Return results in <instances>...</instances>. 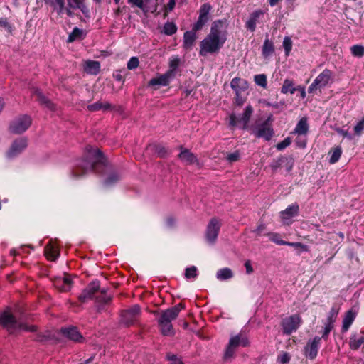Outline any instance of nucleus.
<instances>
[{
    "instance_id": "nucleus-2",
    "label": "nucleus",
    "mask_w": 364,
    "mask_h": 364,
    "mask_svg": "<svg viewBox=\"0 0 364 364\" xmlns=\"http://www.w3.org/2000/svg\"><path fill=\"white\" fill-rule=\"evenodd\" d=\"M86 151L85 158L79 160L73 170V175L75 178L94 170L97 164H105L106 159L98 149L89 146L86 148Z\"/></svg>"
},
{
    "instance_id": "nucleus-9",
    "label": "nucleus",
    "mask_w": 364,
    "mask_h": 364,
    "mask_svg": "<svg viewBox=\"0 0 364 364\" xmlns=\"http://www.w3.org/2000/svg\"><path fill=\"white\" fill-rule=\"evenodd\" d=\"M140 314V306L139 305H134L121 312L120 323L126 326H132L138 321Z\"/></svg>"
},
{
    "instance_id": "nucleus-51",
    "label": "nucleus",
    "mask_w": 364,
    "mask_h": 364,
    "mask_svg": "<svg viewBox=\"0 0 364 364\" xmlns=\"http://www.w3.org/2000/svg\"><path fill=\"white\" fill-rule=\"evenodd\" d=\"M139 60L137 57H132L127 63V68L129 70H134L138 68Z\"/></svg>"
},
{
    "instance_id": "nucleus-16",
    "label": "nucleus",
    "mask_w": 364,
    "mask_h": 364,
    "mask_svg": "<svg viewBox=\"0 0 364 364\" xmlns=\"http://www.w3.org/2000/svg\"><path fill=\"white\" fill-rule=\"evenodd\" d=\"M27 146V139L26 138H20L14 141L7 152L9 158H14L22 152Z\"/></svg>"
},
{
    "instance_id": "nucleus-25",
    "label": "nucleus",
    "mask_w": 364,
    "mask_h": 364,
    "mask_svg": "<svg viewBox=\"0 0 364 364\" xmlns=\"http://www.w3.org/2000/svg\"><path fill=\"white\" fill-rule=\"evenodd\" d=\"M230 87L235 93H240L242 91H245L248 88V83L245 80L235 77L230 82Z\"/></svg>"
},
{
    "instance_id": "nucleus-31",
    "label": "nucleus",
    "mask_w": 364,
    "mask_h": 364,
    "mask_svg": "<svg viewBox=\"0 0 364 364\" xmlns=\"http://www.w3.org/2000/svg\"><path fill=\"white\" fill-rule=\"evenodd\" d=\"M196 40L195 31H186L183 35V47L186 49H191Z\"/></svg>"
},
{
    "instance_id": "nucleus-36",
    "label": "nucleus",
    "mask_w": 364,
    "mask_h": 364,
    "mask_svg": "<svg viewBox=\"0 0 364 364\" xmlns=\"http://www.w3.org/2000/svg\"><path fill=\"white\" fill-rule=\"evenodd\" d=\"M110 105L107 102H97L87 106V109L91 112H95L100 109H108Z\"/></svg>"
},
{
    "instance_id": "nucleus-34",
    "label": "nucleus",
    "mask_w": 364,
    "mask_h": 364,
    "mask_svg": "<svg viewBox=\"0 0 364 364\" xmlns=\"http://www.w3.org/2000/svg\"><path fill=\"white\" fill-rule=\"evenodd\" d=\"M212 7L209 4H203L199 10L198 19H200L203 21L207 23L209 19L208 15Z\"/></svg>"
},
{
    "instance_id": "nucleus-23",
    "label": "nucleus",
    "mask_w": 364,
    "mask_h": 364,
    "mask_svg": "<svg viewBox=\"0 0 364 364\" xmlns=\"http://www.w3.org/2000/svg\"><path fill=\"white\" fill-rule=\"evenodd\" d=\"M181 152L178 154L179 159L186 164H198L196 156L188 149L181 148Z\"/></svg>"
},
{
    "instance_id": "nucleus-19",
    "label": "nucleus",
    "mask_w": 364,
    "mask_h": 364,
    "mask_svg": "<svg viewBox=\"0 0 364 364\" xmlns=\"http://www.w3.org/2000/svg\"><path fill=\"white\" fill-rule=\"evenodd\" d=\"M54 286L61 291H67L70 289L72 282L69 275L58 277L53 281Z\"/></svg>"
},
{
    "instance_id": "nucleus-38",
    "label": "nucleus",
    "mask_w": 364,
    "mask_h": 364,
    "mask_svg": "<svg viewBox=\"0 0 364 364\" xmlns=\"http://www.w3.org/2000/svg\"><path fill=\"white\" fill-rule=\"evenodd\" d=\"M179 62L180 60L178 58H173L169 61V68L166 71V73H168L173 78L176 76V70L179 65Z\"/></svg>"
},
{
    "instance_id": "nucleus-52",
    "label": "nucleus",
    "mask_w": 364,
    "mask_h": 364,
    "mask_svg": "<svg viewBox=\"0 0 364 364\" xmlns=\"http://www.w3.org/2000/svg\"><path fill=\"white\" fill-rule=\"evenodd\" d=\"M364 130V117L359 121L354 127L355 134L357 136H360L362 132Z\"/></svg>"
},
{
    "instance_id": "nucleus-62",
    "label": "nucleus",
    "mask_w": 364,
    "mask_h": 364,
    "mask_svg": "<svg viewBox=\"0 0 364 364\" xmlns=\"http://www.w3.org/2000/svg\"><path fill=\"white\" fill-rule=\"evenodd\" d=\"M176 5L175 0H169L167 4L165 6V10L166 12H171L173 10Z\"/></svg>"
},
{
    "instance_id": "nucleus-14",
    "label": "nucleus",
    "mask_w": 364,
    "mask_h": 364,
    "mask_svg": "<svg viewBox=\"0 0 364 364\" xmlns=\"http://www.w3.org/2000/svg\"><path fill=\"white\" fill-rule=\"evenodd\" d=\"M172 79H173V77L166 72L162 75H159L156 77L151 78L149 80L148 85L149 87H154V90H157L161 86H168Z\"/></svg>"
},
{
    "instance_id": "nucleus-63",
    "label": "nucleus",
    "mask_w": 364,
    "mask_h": 364,
    "mask_svg": "<svg viewBox=\"0 0 364 364\" xmlns=\"http://www.w3.org/2000/svg\"><path fill=\"white\" fill-rule=\"evenodd\" d=\"M336 132L341 135H342L343 137H347L349 139H352V136L348 134V131L341 129H337Z\"/></svg>"
},
{
    "instance_id": "nucleus-64",
    "label": "nucleus",
    "mask_w": 364,
    "mask_h": 364,
    "mask_svg": "<svg viewBox=\"0 0 364 364\" xmlns=\"http://www.w3.org/2000/svg\"><path fill=\"white\" fill-rule=\"evenodd\" d=\"M245 267L246 269L247 274H250L253 272V268L252 267L251 262L250 260L245 262Z\"/></svg>"
},
{
    "instance_id": "nucleus-40",
    "label": "nucleus",
    "mask_w": 364,
    "mask_h": 364,
    "mask_svg": "<svg viewBox=\"0 0 364 364\" xmlns=\"http://www.w3.org/2000/svg\"><path fill=\"white\" fill-rule=\"evenodd\" d=\"M295 88L294 87V82L290 80H285L284 81L283 85L281 89V92L284 94H287V92H290L291 94L294 93Z\"/></svg>"
},
{
    "instance_id": "nucleus-18",
    "label": "nucleus",
    "mask_w": 364,
    "mask_h": 364,
    "mask_svg": "<svg viewBox=\"0 0 364 364\" xmlns=\"http://www.w3.org/2000/svg\"><path fill=\"white\" fill-rule=\"evenodd\" d=\"M299 212V205L292 204L280 213L281 218L284 224L289 225L291 218L296 216Z\"/></svg>"
},
{
    "instance_id": "nucleus-46",
    "label": "nucleus",
    "mask_w": 364,
    "mask_h": 364,
    "mask_svg": "<svg viewBox=\"0 0 364 364\" xmlns=\"http://www.w3.org/2000/svg\"><path fill=\"white\" fill-rule=\"evenodd\" d=\"M283 47L285 50V55L288 56L292 48V41L291 38L286 36L283 41Z\"/></svg>"
},
{
    "instance_id": "nucleus-59",
    "label": "nucleus",
    "mask_w": 364,
    "mask_h": 364,
    "mask_svg": "<svg viewBox=\"0 0 364 364\" xmlns=\"http://www.w3.org/2000/svg\"><path fill=\"white\" fill-rule=\"evenodd\" d=\"M278 360L282 364H287L290 360V356L287 353H283L278 357Z\"/></svg>"
},
{
    "instance_id": "nucleus-35",
    "label": "nucleus",
    "mask_w": 364,
    "mask_h": 364,
    "mask_svg": "<svg viewBox=\"0 0 364 364\" xmlns=\"http://www.w3.org/2000/svg\"><path fill=\"white\" fill-rule=\"evenodd\" d=\"M233 277L232 272L229 268H223L218 271L216 277L218 279L223 281L230 279Z\"/></svg>"
},
{
    "instance_id": "nucleus-44",
    "label": "nucleus",
    "mask_w": 364,
    "mask_h": 364,
    "mask_svg": "<svg viewBox=\"0 0 364 364\" xmlns=\"http://www.w3.org/2000/svg\"><path fill=\"white\" fill-rule=\"evenodd\" d=\"M269 240L279 245H285L287 244V241H284L280 238V235L278 233L269 232L267 234Z\"/></svg>"
},
{
    "instance_id": "nucleus-53",
    "label": "nucleus",
    "mask_w": 364,
    "mask_h": 364,
    "mask_svg": "<svg viewBox=\"0 0 364 364\" xmlns=\"http://www.w3.org/2000/svg\"><path fill=\"white\" fill-rule=\"evenodd\" d=\"M285 245L293 247L295 248H300L301 250H303L304 252H307L309 250L308 246L306 245H304L301 242H287V244Z\"/></svg>"
},
{
    "instance_id": "nucleus-61",
    "label": "nucleus",
    "mask_w": 364,
    "mask_h": 364,
    "mask_svg": "<svg viewBox=\"0 0 364 364\" xmlns=\"http://www.w3.org/2000/svg\"><path fill=\"white\" fill-rule=\"evenodd\" d=\"M245 101V99L240 95V93H235V102L237 105H242Z\"/></svg>"
},
{
    "instance_id": "nucleus-20",
    "label": "nucleus",
    "mask_w": 364,
    "mask_h": 364,
    "mask_svg": "<svg viewBox=\"0 0 364 364\" xmlns=\"http://www.w3.org/2000/svg\"><path fill=\"white\" fill-rule=\"evenodd\" d=\"M63 335L75 342H82L83 337L76 327L70 326L61 329Z\"/></svg>"
},
{
    "instance_id": "nucleus-50",
    "label": "nucleus",
    "mask_w": 364,
    "mask_h": 364,
    "mask_svg": "<svg viewBox=\"0 0 364 364\" xmlns=\"http://www.w3.org/2000/svg\"><path fill=\"white\" fill-rule=\"evenodd\" d=\"M166 358L171 362V364H184L181 358L171 353H167Z\"/></svg>"
},
{
    "instance_id": "nucleus-43",
    "label": "nucleus",
    "mask_w": 364,
    "mask_h": 364,
    "mask_svg": "<svg viewBox=\"0 0 364 364\" xmlns=\"http://www.w3.org/2000/svg\"><path fill=\"white\" fill-rule=\"evenodd\" d=\"M254 80L257 85L263 88H266L267 86V76L264 74L255 75Z\"/></svg>"
},
{
    "instance_id": "nucleus-17",
    "label": "nucleus",
    "mask_w": 364,
    "mask_h": 364,
    "mask_svg": "<svg viewBox=\"0 0 364 364\" xmlns=\"http://www.w3.org/2000/svg\"><path fill=\"white\" fill-rule=\"evenodd\" d=\"M67 2L68 7L65 9V13L68 16L73 15L72 9H80L85 16H88L89 9L82 0H67Z\"/></svg>"
},
{
    "instance_id": "nucleus-54",
    "label": "nucleus",
    "mask_w": 364,
    "mask_h": 364,
    "mask_svg": "<svg viewBox=\"0 0 364 364\" xmlns=\"http://www.w3.org/2000/svg\"><path fill=\"white\" fill-rule=\"evenodd\" d=\"M295 142L299 148H305L306 146V137L304 136H297Z\"/></svg>"
},
{
    "instance_id": "nucleus-10",
    "label": "nucleus",
    "mask_w": 364,
    "mask_h": 364,
    "mask_svg": "<svg viewBox=\"0 0 364 364\" xmlns=\"http://www.w3.org/2000/svg\"><path fill=\"white\" fill-rule=\"evenodd\" d=\"M32 119L30 116L24 114L14 119L9 126L11 133L19 134L26 132L31 125Z\"/></svg>"
},
{
    "instance_id": "nucleus-41",
    "label": "nucleus",
    "mask_w": 364,
    "mask_h": 364,
    "mask_svg": "<svg viewBox=\"0 0 364 364\" xmlns=\"http://www.w3.org/2000/svg\"><path fill=\"white\" fill-rule=\"evenodd\" d=\"M51 6L59 14L65 12L66 7H65V0H53Z\"/></svg>"
},
{
    "instance_id": "nucleus-24",
    "label": "nucleus",
    "mask_w": 364,
    "mask_h": 364,
    "mask_svg": "<svg viewBox=\"0 0 364 364\" xmlns=\"http://www.w3.org/2000/svg\"><path fill=\"white\" fill-rule=\"evenodd\" d=\"M357 312L353 309L348 311L345 314V316L343 319V324L341 328L343 332H346L349 329L353 322L354 321Z\"/></svg>"
},
{
    "instance_id": "nucleus-27",
    "label": "nucleus",
    "mask_w": 364,
    "mask_h": 364,
    "mask_svg": "<svg viewBox=\"0 0 364 364\" xmlns=\"http://www.w3.org/2000/svg\"><path fill=\"white\" fill-rule=\"evenodd\" d=\"M84 70L87 74L97 75L100 70V63L95 60H87L84 64Z\"/></svg>"
},
{
    "instance_id": "nucleus-57",
    "label": "nucleus",
    "mask_w": 364,
    "mask_h": 364,
    "mask_svg": "<svg viewBox=\"0 0 364 364\" xmlns=\"http://www.w3.org/2000/svg\"><path fill=\"white\" fill-rule=\"evenodd\" d=\"M119 178V176L117 173H112L111 174L106 180H105V184L110 185L116 181H117Z\"/></svg>"
},
{
    "instance_id": "nucleus-55",
    "label": "nucleus",
    "mask_w": 364,
    "mask_h": 364,
    "mask_svg": "<svg viewBox=\"0 0 364 364\" xmlns=\"http://www.w3.org/2000/svg\"><path fill=\"white\" fill-rule=\"evenodd\" d=\"M240 152L238 151H236L233 153L228 154L227 156V159L230 162L232 163V162L237 161L240 159Z\"/></svg>"
},
{
    "instance_id": "nucleus-60",
    "label": "nucleus",
    "mask_w": 364,
    "mask_h": 364,
    "mask_svg": "<svg viewBox=\"0 0 364 364\" xmlns=\"http://www.w3.org/2000/svg\"><path fill=\"white\" fill-rule=\"evenodd\" d=\"M265 229L266 226L264 224H260L252 232L257 236H259L265 230Z\"/></svg>"
},
{
    "instance_id": "nucleus-49",
    "label": "nucleus",
    "mask_w": 364,
    "mask_h": 364,
    "mask_svg": "<svg viewBox=\"0 0 364 364\" xmlns=\"http://www.w3.org/2000/svg\"><path fill=\"white\" fill-rule=\"evenodd\" d=\"M291 144V139L290 137H287L281 142L278 143L276 146L277 149L279 151L284 150L287 146H289Z\"/></svg>"
},
{
    "instance_id": "nucleus-6",
    "label": "nucleus",
    "mask_w": 364,
    "mask_h": 364,
    "mask_svg": "<svg viewBox=\"0 0 364 364\" xmlns=\"http://www.w3.org/2000/svg\"><path fill=\"white\" fill-rule=\"evenodd\" d=\"M253 113V108L251 105H248L245 107L244 109L243 113L241 114V116L239 118H237L236 115L235 114H231L230 115V127L231 128H234L237 125H241L240 127L243 129H250V127L249 126V122L250 119Z\"/></svg>"
},
{
    "instance_id": "nucleus-21",
    "label": "nucleus",
    "mask_w": 364,
    "mask_h": 364,
    "mask_svg": "<svg viewBox=\"0 0 364 364\" xmlns=\"http://www.w3.org/2000/svg\"><path fill=\"white\" fill-rule=\"evenodd\" d=\"M309 129V125L308 124L307 118H301L296 125L294 131L291 132V134H297L299 136H304L308 134Z\"/></svg>"
},
{
    "instance_id": "nucleus-5",
    "label": "nucleus",
    "mask_w": 364,
    "mask_h": 364,
    "mask_svg": "<svg viewBox=\"0 0 364 364\" xmlns=\"http://www.w3.org/2000/svg\"><path fill=\"white\" fill-rule=\"evenodd\" d=\"M249 346L250 341L248 337L245 333H240L237 335L232 336L224 354L225 359L228 360L233 358L237 347H247Z\"/></svg>"
},
{
    "instance_id": "nucleus-47",
    "label": "nucleus",
    "mask_w": 364,
    "mask_h": 364,
    "mask_svg": "<svg viewBox=\"0 0 364 364\" xmlns=\"http://www.w3.org/2000/svg\"><path fill=\"white\" fill-rule=\"evenodd\" d=\"M82 33H83L82 30H81L78 28H75L73 30L72 33L68 36V41L73 42V41H75L77 38H80L81 36L82 35Z\"/></svg>"
},
{
    "instance_id": "nucleus-33",
    "label": "nucleus",
    "mask_w": 364,
    "mask_h": 364,
    "mask_svg": "<svg viewBox=\"0 0 364 364\" xmlns=\"http://www.w3.org/2000/svg\"><path fill=\"white\" fill-rule=\"evenodd\" d=\"M274 52V46L272 41L266 38L262 48V54L264 58H269Z\"/></svg>"
},
{
    "instance_id": "nucleus-32",
    "label": "nucleus",
    "mask_w": 364,
    "mask_h": 364,
    "mask_svg": "<svg viewBox=\"0 0 364 364\" xmlns=\"http://www.w3.org/2000/svg\"><path fill=\"white\" fill-rule=\"evenodd\" d=\"M264 12L261 10L255 11L251 14L250 18L246 23L247 28L251 31H254L256 28V24L259 17L262 15Z\"/></svg>"
},
{
    "instance_id": "nucleus-4",
    "label": "nucleus",
    "mask_w": 364,
    "mask_h": 364,
    "mask_svg": "<svg viewBox=\"0 0 364 364\" xmlns=\"http://www.w3.org/2000/svg\"><path fill=\"white\" fill-rule=\"evenodd\" d=\"M271 117L267 119H257L250 127V131L257 138H263L266 141H270L274 132L270 122Z\"/></svg>"
},
{
    "instance_id": "nucleus-3",
    "label": "nucleus",
    "mask_w": 364,
    "mask_h": 364,
    "mask_svg": "<svg viewBox=\"0 0 364 364\" xmlns=\"http://www.w3.org/2000/svg\"><path fill=\"white\" fill-rule=\"evenodd\" d=\"M0 324L11 333L15 331H36L35 326H28L16 319L11 309L7 308L0 313Z\"/></svg>"
},
{
    "instance_id": "nucleus-15",
    "label": "nucleus",
    "mask_w": 364,
    "mask_h": 364,
    "mask_svg": "<svg viewBox=\"0 0 364 364\" xmlns=\"http://www.w3.org/2000/svg\"><path fill=\"white\" fill-rule=\"evenodd\" d=\"M100 289L99 282L95 281L88 284V286L80 294L79 299L82 302H85L88 299H91L94 295Z\"/></svg>"
},
{
    "instance_id": "nucleus-42",
    "label": "nucleus",
    "mask_w": 364,
    "mask_h": 364,
    "mask_svg": "<svg viewBox=\"0 0 364 364\" xmlns=\"http://www.w3.org/2000/svg\"><path fill=\"white\" fill-rule=\"evenodd\" d=\"M350 50L354 57L362 58L364 56V46L362 45H354L350 47Z\"/></svg>"
},
{
    "instance_id": "nucleus-39",
    "label": "nucleus",
    "mask_w": 364,
    "mask_h": 364,
    "mask_svg": "<svg viewBox=\"0 0 364 364\" xmlns=\"http://www.w3.org/2000/svg\"><path fill=\"white\" fill-rule=\"evenodd\" d=\"M177 31V26L173 22H166L163 28V33L167 36H171Z\"/></svg>"
},
{
    "instance_id": "nucleus-28",
    "label": "nucleus",
    "mask_w": 364,
    "mask_h": 364,
    "mask_svg": "<svg viewBox=\"0 0 364 364\" xmlns=\"http://www.w3.org/2000/svg\"><path fill=\"white\" fill-rule=\"evenodd\" d=\"M364 343L363 332L360 334H353L349 341V346L352 350H358Z\"/></svg>"
},
{
    "instance_id": "nucleus-26",
    "label": "nucleus",
    "mask_w": 364,
    "mask_h": 364,
    "mask_svg": "<svg viewBox=\"0 0 364 364\" xmlns=\"http://www.w3.org/2000/svg\"><path fill=\"white\" fill-rule=\"evenodd\" d=\"M45 255L48 259L55 261L59 256L58 246L53 242H50L45 247Z\"/></svg>"
},
{
    "instance_id": "nucleus-12",
    "label": "nucleus",
    "mask_w": 364,
    "mask_h": 364,
    "mask_svg": "<svg viewBox=\"0 0 364 364\" xmlns=\"http://www.w3.org/2000/svg\"><path fill=\"white\" fill-rule=\"evenodd\" d=\"M321 338L318 336L309 339L304 347V355L311 360H314L318 351L321 345Z\"/></svg>"
},
{
    "instance_id": "nucleus-58",
    "label": "nucleus",
    "mask_w": 364,
    "mask_h": 364,
    "mask_svg": "<svg viewBox=\"0 0 364 364\" xmlns=\"http://www.w3.org/2000/svg\"><path fill=\"white\" fill-rule=\"evenodd\" d=\"M205 23V22L198 18L197 21L193 24L191 31H195V33H196L198 31H200L203 28Z\"/></svg>"
},
{
    "instance_id": "nucleus-11",
    "label": "nucleus",
    "mask_w": 364,
    "mask_h": 364,
    "mask_svg": "<svg viewBox=\"0 0 364 364\" xmlns=\"http://www.w3.org/2000/svg\"><path fill=\"white\" fill-rule=\"evenodd\" d=\"M221 220L218 218H212L208 223L205 231V239L210 244L216 241L221 228Z\"/></svg>"
},
{
    "instance_id": "nucleus-29",
    "label": "nucleus",
    "mask_w": 364,
    "mask_h": 364,
    "mask_svg": "<svg viewBox=\"0 0 364 364\" xmlns=\"http://www.w3.org/2000/svg\"><path fill=\"white\" fill-rule=\"evenodd\" d=\"M161 333L164 336H173L174 335V329L171 322L165 321L164 320L159 318L158 320Z\"/></svg>"
},
{
    "instance_id": "nucleus-48",
    "label": "nucleus",
    "mask_w": 364,
    "mask_h": 364,
    "mask_svg": "<svg viewBox=\"0 0 364 364\" xmlns=\"http://www.w3.org/2000/svg\"><path fill=\"white\" fill-rule=\"evenodd\" d=\"M338 314V309H336L335 307L331 308L328 314V318L326 319V321L333 324L334 322L336 321Z\"/></svg>"
},
{
    "instance_id": "nucleus-13",
    "label": "nucleus",
    "mask_w": 364,
    "mask_h": 364,
    "mask_svg": "<svg viewBox=\"0 0 364 364\" xmlns=\"http://www.w3.org/2000/svg\"><path fill=\"white\" fill-rule=\"evenodd\" d=\"M185 308V306L180 303L171 308H169L161 312L159 317L160 319L164 320L165 321L171 322L175 320L180 311Z\"/></svg>"
},
{
    "instance_id": "nucleus-8",
    "label": "nucleus",
    "mask_w": 364,
    "mask_h": 364,
    "mask_svg": "<svg viewBox=\"0 0 364 364\" xmlns=\"http://www.w3.org/2000/svg\"><path fill=\"white\" fill-rule=\"evenodd\" d=\"M333 82V73L328 69H325L315 78L312 84L309 87L308 91L309 93H313L318 88L324 87Z\"/></svg>"
},
{
    "instance_id": "nucleus-22",
    "label": "nucleus",
    "mask_w": 364,
    "mask_h": 364,
    "mask_svg": "<svg viewBox=\"0 0 364 364\" xmlns=\"http://www.w3.org/2000/svg\"><path fill=\"white\" fill-rule=\"evenodd\" d=\"M33 97H36V100L41 105H44L46 108L51 111L55 109V105L50 102L39 90H35L33 92Z\"/></svg>"
},
{
    "instance_id": "nucleus-1",
    "label": "nucleus",
    "mask_w": 364,
    "mask_h": 364,
    "mask_svg": "<svg viewBox=\"0 0 364 364\" xmlns=\"http://www.w3.org/2000/svg\"><path fill=\"white\" fill-rule=\"evenodd\" d=\"M227 26L222 20L213 22L210 33L201 41L199 54L205 56L208 54L218 53L227 41Z\"/></svg>"
},
{
    "instance_id": "nucleus-7",
    "label": "nucleus",
    "mask_w": 364,
    "mask_h": 364,
    "mask_svg": "<svg viewBox=\"0 0 364 364\" xmlns=\"http://www.w3.org/2000/svg\"><path fill=\"white\" fill-rule=\"evenodd\" d=\"M303 323L299 314H293L282 319L281 326L284 334L290 335L299 329Z\"/></svg>"
},
{
    "instance_id": "nucleus-30",
    "label": "nucleus",
    "mask_w": 364,
    "mask_h": 364,
    "mask_svg": "<svg viewBox=\"0 0 364 364\" xmlns=\"http://www.w3.org/2000/svg\"><path fill=\"white\" fill-rule=\"evenodd\" d=\"M129 4L132 6H135L139 9H141L144 13H146L149 11L154 12L156 10V6H154L153 9L151 10L148 7V4L151 2V0H127Z\"/></svg>"
},
{
    "instance_id": "nucleus-45",
    "label": "nucleus",
    "mask_w": 364,
    "mask_h": 364,
    "mask_svg": "<svg viewBox=\"0 0 364 364\" xmlns=\"http://www.w3.org/2000/svg\"><path fill=\"white\" fill-rule=\"evenodd\" d=\"M198 270L195 266L186 268L185 270V277L186 279H195L198 276Z\"/></svg>"
},
{
    "instance_id": "nucleus-56",
    "label": "nucleus",
    "mask_w": 364,
    "mask_h": 364,
    "mask_svg": "<svg viewBox=\"0 0 364 364\" xmlns=\"http://www.w3.org/2000/svg\"><path fill=\"white\" fill-rule=\"evenodd\" d=\"M333 323L326 321L322 337L323 338L328 337V334L330 333V332L333 329Z\"/></svg>"
},
{
    "instance_id": "nucleus-37",
    "label": "nucleus",
    "mask_w": 364,
    "mask_h": 364,
    "mask_svg": "<svg viewBox=\"0 0 364 364\" xmlns=\"http://www.w3.org/2000/svg\"><path fill=\"white\" fill-rule=\"evenodd\" d=\"M331 154V157L329 159V162L331 164L336 163L339 159L341 158L342 154V149L340 146H336L333 148L329 153Z\"/></svg>"
}]
</instances>
